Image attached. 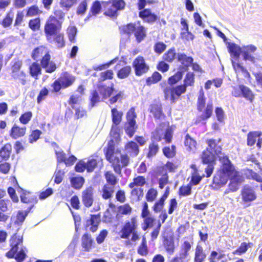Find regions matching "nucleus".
<instances>
[{"label":"nucleus","mask_w":262,"mask_h":262,"mask_svg":"<svg viewBox=\"0 0 262 262\" xmlns=\"http://www.w3.org/2000/svg\"><path fill=\"white\" fill-rule=\"evenodd\" d=\"M219 160L222 164V169L219 170L213 178V183L220 186L226 184L231 174H235L234 168L227 156H219Z\"/></svg>","instance_id":"1"},{"label":"nucleus","mask_w":262,"mask_h":262,"mask_svg":"<svg viewBox=\"0 0 262 262\" xmlns=\"http://www.w3.org/2000/svg\"><path fill=\"white\" fill-rule=\"evenodd\" d=\"M105 156L106 159L111 163L116 173L121 175V169L128 165L129 158L126 155H121L114 152V147L109 144L106 150Z\"/></svg>","instance_id":"2"},{"label":"nucleus","mask_w":262,"mask_h":262,"mask_svg":"<svg viewBox=\"0 0 262 262\" xmlns=\"http://www.w3.org/2000/svg\"><path fill=\"white\" fill-rule=\"evenodd\" d=\"M23 242V236L16 233L13 235L10 240L11 249L6 253L8 257L15 258L17 262H21L26 257L24 249L21 247Z\"/></svg>","instance_id":"3"},{"label":"nucleus","mask_w":262,"mask_h":262,"mask_svg":"<svg viewBox=\"0 0 262 262\" xmlns=\"http://www.w3.org/2000/svg\"><path fill=\"white\" fill-rule=\"evenodd\" d=\"M122 32L127 34L134 33L135 36L138 42H140L146 36L145 29L141 26L139 22L134 24H129L120 28Z\"/></svg>","instance_id":"4"},{"label":"nucleus","mask_w":262,"mask_h":262,"mask_svg":"<svg viewBox=\"0 0 262 262\" xmlns=\"http://www.w3.org/2000/svg\"><path fill=\"white\" fill-rule=\"evenodd\" d=\"M62 23V21L58 20L54 16L49 17L45 26V32L48 41L51 42L52 36L59 32Z\"/></svg>","instance_id":"5"},{"label":"nucleus","mask_w":262,"mask_h":262,"mask_svg":"<svg viewBox=\"0 0 262 262\" xmlns=\"http://www.w3.org/2000/svg\"><path fill=\"white\" fill-rule=\"evenodd\" d=\"M173 130L171 127H168L166 124H163L152 133V138L155 141H161L163 139L166 143H169L172 137Z\"/></svg>","instance_id":"6"},{"label":"nucleus","mask_w":262,"mask_h":262,"mask_svg":"<svg viewBox=\"0 0 262 262\" xmlns=\"http://www.w3.org/2000/svg\"><path fill=\"white\" fill-rule=\"evenodd\" d=\"M137 116L135 112V108L132 107L126 114V123L125 125V131L126 134L132 137L135 134L138 126L136 124L135 119Z\"/></svg>","instance_id":"7"},{"label":"nucleus","mask_w":262,"mask_h":262,"mask_svg":"<svg viewBox=\"0 0 262 262\" xmlns=\"http://www.w3.org/2000/svg\"><path fill=\"white\" fill-rule=\"evenodd\" d=\"M186 91V87L182 84L176 87L167 86L164 90V93L166 99H169L174 102L176 99H178L182 94L185 93Z\"/></svg>","instance_id":"8"},{"label":"nucleus","mask_w":262,"mask_h":262,"mask_svg":"<svg viewBox=\"0 0 262 262\" xmlns=\"http://www.w3.org/2000/svg\"><path fill=\"white\" fill-rule=\"evenodd\" d=\"M111 112L113 125H112L110 134L117 138L118 136L117 125L120 124L122 120L123 113L121 111H118L116 108L112 109Z\"/></svg>","instance_id":"9"},{"label":"nucleus","mask_w":262,"mask_h":262,"mask_svg":"<svg viewBox=\"0 0 262 262\" xmlns=\"http://www.w3.org/2000/svg\"><path fill=\"white\" fill-rule=\"evenodd\" d=\"M137 226V221L135 218H132L130 221L125 223L120 231V235L122 238H128L130 234L135 231Z\"/></svg>","instance_id":"10"},{"label":"nucleus","mask_w":262,"mask_h":262,"mask_svg":"<svg viewBox=\"0 0 262 262\" xmlns=\"http://www.w3.org/2000/svg\"><path fill=\"white\" fill-rule=\"evenodd\" d=\"M133 66L135 69V74L137 76H141L146 73L149 69L144 58L141 56H138L134 60Z\"/></svg>","instance_id":"11"},{"label":"nucleus","mask_w":262,"mask_h":262,"mask_svg":"<svg viewBox=\"0 0 262 262\" xmlns=\"http://www.w3.org/2000/svg\"><path fill=\"white\" fill-rule=\"evenodd\" d=\"M21 66V62L18 60H14L12 66V76L18 79L22 84L26 83L25 74L19 70Z\"/></svg>","instance_id":"12"},{"label":"nucleus","mask_w":262,"mask_h":262,"mask_svg":"<svg viewBox=\"0 0 262 262\" xmlns=\"http://www.w3.org/2000/svg\"><path fill=\"white\" fill-rule=\"evenodd\" d=\"M257 50V47L253 45L242 46V54L244 60L254 62L255 58L252 55Z\"/></svg>","instance_id":"13"},{"label":"nucleus","mask_w":262,"mask_h":262,"mask_svg":"<svg viewBox=\"0 0 262 262\" xmlns=\"http://www.w3.org/2000/svg\"><path fill=\"white\" fill-rule=\"evenodd\" d=\"M221 139H219L217 140L215 139H210L208 140L207 144L208 145L209 149L212 151L213 153L215 154L216 156H226L224 154L222 153V145L220 144Z\"/></svg>","instance_id":"14"},{"label":"nucleus","mask_w":262,"mask_h":262,"mask_svg":"<svg viewBox=\"0 0 262 262\" xmlns=\"http://www.w3.org/2000/svg\"><path fill=\"white\" fill-rule=\"evenodd\" d=\"M235 174H231L230 183L229 187L231 191H236L239 185L244 181V178L240 174L239 172L234 169Z\"/></svg>","instance_id":"15"},{"label":"nucleus","mask_w":262,"mask_h":262,"mask_svg":"<svg viewBox=\"0 0 262 262\" xmlns=\"http://www.w3.org/2000/svg\"><path fill=\"white\" fill-rule=\"evenodd\" d=\"M241 195L244 202L253 201L256 198L254 190L249 186H245L241 191Z\"/></svg>","instance_id":"16"},{"label":"nucleus","mask_w":262,"mask_h":262,"mask_svg":"<svg viewBox=\"0 0 262 262\" xmlns=\"http://www.w3.org/2000/svg\"><path fill=\"white\" fill-rule=\"evenodd\" d=\"M82 202L86 207H90L93 203V189L92 187L86 188L82 192Z\"/></svg>","instance_id":"17"},{"label":"nucleus","mask_w":262,"mask_h":262,"mask_svg":"<svg viewBox=\"0 0 262 262\" xmlns=\"http://www.w3.org/2000/svg\"><path fill=\"white\" fill-rule=\"evenodd\" d=\"M50 55H46L43 57L41 60V67L45 69L47 73H52L56 69V64L50 60Z\"/></svg>","instance_id":"18"},{"label":"nucleus","mask_w":262,"mask_h":262,"mask_svg":"<svg viewBox=\"0 0 262 262\" xmlns=\"http://www.w3.org/2000/svg\"><path fill=\"white\" fill-rule=\"evenodd\" d=\"M100 223V218L96 215H92L90 219L88 220L85 224L86 230L92 232H95Z\"/></svg>","instance_id":"19"},{"label":"nucleus","mask_w":262,"mask_h":262,"mask_svg":"<svg viewBox=\"0 0 262 262\" xmlns=\"http://www.w3.org/2000/svg\"><path fill=\"white\" fill-rule=\"evenodd\" d=\"M75 80V76L67 72L62 73L59 78V80L62 84L63 88H66L71 85Z\"/></svg>","instance_id":"20"},{"label":"nucleus","mask_w":262,"mask_h":262,"mask_svg":"<svg viewBox=\"0 0 262 262\" xmlns=\"http://www.w3.org/2000/svg\"><path fill=\"white\" fill-rule=\"evenodd\" d=\"M139 16L144 21L148 23H153L157 19V16L151 12L149 9H144L139 12Z\"/></svg>","instance_id":"21"},{"label":"nucleus","mask_w":262,"mask_h":262,"mask_svg":"<svg viewBox=\"0 0 262 262\" xmlns=\"http://www.w3.org/2000/svg\"><path fill=\"white\" fill-rule=\"evenodd\" d=\"M227 48L232 58L236 60L239 58L240 54H242V47H239L234 43L228 42Z\"/></svg>","instance_id":"22"},{"label":"nucleus","mask_w":262,"mask_h":262,"mask_svg":"<svg viewBox=\"0 0 262 262\" xmlns=\"http://www.w3.org/2000/svg\"><path fill=\"white\" fill-rule=\"evenodd\" d=\"M126 152L131 157L137 156L139 152V147L137 144L133 141L129 142L125 146Z\"/></svg>","instance_id":"23"},{"label":"nucleus","mask_w":262,"mask_h":262,"mask_svg":"<svg viewBox=\"0 0 262 262\" xmlns=\"http://www.w3.org/2000/svg\"><path fill=\"white\" fill-rule=\"evenodd\" d=\"M94 241L92 239L91 235L86 233L84 234L81 238V245L84 250L85 251H90L93 246Z\"/></svg>","instance_id":"24"},{"label":"nucleus","mask_w":262,"mask_h":262,"mask_svg":"<svg viewBox=\"0 0 262 262\" xmlns=\"http://www.w3.org/2000/svg\"><path fill=\"white\" fill-rule=\"evenodd\" d=\"M216 154L211 151L209 148L204 150L202 155V160L203 163L212 164L215 160Z\"/></svg>","instance_id":"25"},{"label":"nucleus","mask_w":262,"mask_h":262,"mask_svg":"<svg viewBox=\"0 0 262 262\" xmlns=\"http://www.w3.org/2000/svg\"><path fill=\"white\" fill-rule=\"evenodd\" d=\"M26 127H19L16 124H14L12 127L10 132V136L15 139L23 137L26 133Z\"/></svg>","instance_id":"26"},{"label":"nucleus","mask_w":262,"mask_h":262,"mask_svg":"<svg viewBox=\"0 0 262 262\" xmlns=\"http://www.w3.org/2000/svg\"><path fill=\"white\" fill-rule=\"evenodd\" d=\"M12 146L10 144H5L0 150V162L7 161L10 157Z\"/></svg>","instance_id":"27"},{"label":"nucleus","mask_w":262,"mask_h":262,"mask_svg":"<svg viewBox=\"0 0 262 262\" xmlns=\"http://www.w3.org/2000/svg\"><path fill=\"white\" fill-rule=\"evenodd\" d=\"M46 55H50L48 49L43 46L39 47L34 50L32 53V58L34 60H37L39 57H45Z\"/></svg>","instance_id":"28"},{"label":"nucleus","mask_w":262,"mask_h":262,"mask_svg":"<svg viewBox=\"0 0 262 262\" xmlns=\"http://www.w3.org/2000/svg\"><path fill=\"white\" fill-rule=\"evenodd\" d=\"M114 192V187L108 184L104 185L102 190V196L104 199H110Z\"/></svg>","instance_id":"29"},{"label":"nucleus","mask_w":262,"mask_h":262,"mask_svg":"<svg viewBox=\"0 0 262 262\" xmlns=\"http://www.w3.org/2000/svg\"><path fill=\"white\" fill-rule=\"evenodd\" d=\"M206 257V255L203 248L200 245H197L195 252L194 262H203Z\"/></svg>","instance_id":"30"},{"label":"nucleus","mask_w":262,"mask_h":262,"mask_svg":"<svg viewBox=\"0 0 262 262\" xmlns=\"http://www.w3.org/2000/svg\"><path fill=\"white\" fill-rule=\"evenodd\" d=\"M178 60L186 67H189L193 62V58L191 57L187 56L184 53L178 54Z\"/></svg>","instance_id":"31"},{"label":"nucleus","mask_w":262,"mask_h":262,"mask_svg":"<svg viewBox=\"0 0 262 262\" xmlns=\"http://www.w3.org/2000/svg\"><path fill=\"white\" fill-rule=\"evenodd\" d=\"M241 89L243 96L252 102L254 98V95L252 91L248 87L244 85H241Z\"/></svg>","instance_id":"32"},{"label":"nucleus","mask_w":262,"mask_h":262,"mask_svg":"<svg viewBox=\"0 0 262 262\" xmlns=\"http://www.w3.org/2000/svg\"><path fill=\"white\" fill-rule=\"evenodd\" d=\"M70 181L73 188L79 189L82 187L84 183V179L82 177H74L71 178Z\"/></svg>","instance_id":"33"},{"label":"nucleus","mask_w":262,"mask_h":262,"mask_svg":"<svg viewBox=\"0 0 262 262\" xmlns=\"http://www.w3.org/2000/svg\"><path fill=\"white\" fill-rule=\"evenodd\" d=\"M98 91L102 96V99L105 100L109 97L112 94L114 89L112 87L101 86L98 88Z\"/></svg>","instance_id":"34"},{"label":"nucleus","mask_w":262,"mask_h":262,"mask_svg":"<svg viewBox=\"0 0 262 262\" xmlns=\"http://www.w3.org/2000/svg\"><path fill=\"white\" fill-rule=\"evenodd\" d=\"M183 82V85L186 88L193 86L194 83V74L193 73L188 72L184 77Z\"/></svg>","instance_id":"35"},{"label":"nucleus","mask_w":262,"mask_h":262,"mask_svg":"<svg viewBox=\"0 0 262 262\" xmlns=\"http://www.w3.org/2000/svg\"><path fill=\"white\" fill-rule=\"evenodd\" d=\"M252 245L253 244L252 243H247L246 242H243L241 244L239 247L235 250L233 253L234 254L239 255H242L245 253L248 250V249L251 247Z\"/></svg>","instance_id":"36"},{"label":"nucleus","mask_w":262,"mask_h":262,"mask_svg":"<svg viewBox=\"0 0 262 262\" xmlns=\"http://www.w3.org/2000/svg\"><path fill=\"white\" fill-rule=\"evenodd\" d=\"M260 136V133L258 132H250L248 134L247 144L249 146H253L255 144L257 138Z\"/></svg>","instance_id":"37"},{"label":"nucleus","mask_w":262,"mask_h":262,"mask_svg":"<svg viewBox=\"0 0 262 262\" xmlns=\"http://www.w3.org/2000/svg\"><path fill=\"white\" fill-rule=\"evenodd\" d=\"M102 4L110 7L105 12L104 14L110 17H115L117 16L118 10L116 9V8L114 6L113 4L111 5V3L108 2H102Z\"/></svg>","instance_id":"38"},{"label":"nucleus","mask_w":262,"mask_h":262,"mask_svg":"<svg viewBox=\"0 0 262 262\" xmlns=\"http://www.w3.org/2000/svg\"><path fill=\"white\" fill-rule=\"evenodd\" d=\"M105 178L107 184L110 186H114L117 183L118 180L116 177L111 171H107L105 173Z\"/></svg>","instance_id":"39"},{"label":"nucleus","mask_w":262,"mask_h":262,"mask_svg":"<svg viewBox=\"0 0 262 262\" xmlns=\"http://www.w3.org/2000/svg\"><path fill=\"white\" fill-rule=\"evenodd\" d=\"M55 35L53 41L55 42L56 46L58 48H61L65 46L63 34L62 33H57Z\"/></svg>","instance_id":"40"},{"label":"nucleus","mask_w":262,"mask_h":262,"mask_svg":"<svg viewBox=\"0 0 262 262\" xmlns=\"http://www.w3.org/2000/svg\"><path fill=\"white\" fill-rule=\"evenodd\" d=\"M145 179L142 176H138L134 179L133 182L130 183L129 187L133 188L135 186H143L145 184Z\"/></svg>","instance_id":"41"},{"label":"nucleus","mask_w":262,"mask_h":262,"mask_svg":"<svg viewBox=\"0 0 262 262\" xmlns=\"http://www.w3.org/2000/svg\"><path fill=\"white\" fill-rule=\"evenodd\" d=\"M161 75L158 72H155L151 77H148L146 79V83L147 85H150L159 81L161 79Z\"/></svg>","instance_id":"42"},{"label":"nucleus","mask_w":262,"mask_h":262,"mask_svg":"<svg viewBox=\"0 0 262 262\" xmlns=\"http://www.w3.org/2000/svg\"><path fill=\"white\" fill-rule=\"evenodd\" d=\"M131 67L126 66L118 71L117 73L118 77L120 79H123L127 77L131 72Z\"/></svg>","instance_id":"43"},{"label":"nucleus","mask_w":262,"mask_h":262,"mask_svg":"<svg viewBox=\"0 0 262 262\" xmlns=\"http://www.w3.org/2000/svg\"><path fill=\"white\" fill-rule=\"evenodd\" d=\"M13 17L14 13L13 12L10 11L3 20L1 24L5 28L9 27L12 23Z\"/></svg>","instance_id":"44"},{"label":"nucleus","mask_w":262,"mask_h":262,"mask_svg":"<svg viewBox=\"0 0 262 262\" xmlns=\"http://www.w3.org/2000/svg\"><path fill=\"white\" fill-rule=\"evenodd\" d=\"M28 214V212L27 211H19L17 212L15 223L18 225H21L24 222Z\"/></svg>","instance_id":"45"},{"label":"nucleus","mask_w":262,"mask_h":262,"mask_svg":"<svg viewBox=\"0 0 262 262\" xmlns=\"http://www.w3.org/2000/svg\"><path fill=\"white\" fill-rule=\"evenodd\" d=\"M158 195V191L157 190L154 188L149 189L145 196V198L147 201L149 202H152L154 201L157 198Z\"/></svg>","instance_id":"46"},{"label":"nucleus","mask_w":262,"mask_h":262,"mask_svg":"<svg viewBox=\"0 0 262 262\" xmlns=\"http://www.w3.org/2000/svg\"><path fill=\"white\" fill-rule=\"evenodd\" d=\"M164 245L166 251L170 254H173L174 251V244L172 240L166 239L164 242Z\"/></svg>","instance_id":"47"},{"label":"nucleus","mask_w":262,"mask_h":262,"mask_svg":"<svg viewBox=\"0 0 262 262\" xmlns=\"http://www.w3.org/2000/svg\"><path fill=\"white\" fill-rule=\"evenodd\" d=\"M193 243V239L192 237L189 238L188 240H184L181 246L180 250L188 253Z\"/></svg>","instance_id":"48"},{"label":"nucleus","mask_w":262,"mask_h":262,"mask_svg":"<svg viewBox=\"0 0 262 262\" xmlns=\"http://www.w3.org/2000/svg\"><path fill=\"white\" fill-rule=\"evenodd\" d=\"M196 142L193 140L189 135H187L185 137V145L188 147L190 150H193L195 148Z\"/></svg>","instance_id":"49"},{"label":"nucleus","mask_w":262,"mask_h":262,"mask_svg":"<svg viewBox=\"0 0 262 262\" xmlns=\"http://www.w3.org/2000/svg\"><path fill=\"white\" fill-rule=\"evenodd\" d=\"M31 75L33 77H36L41 74V68L38 63L34 62L30 67Z\"/></svg>","instance_id":"50"},{"label":"nucleus","mask_w":262,"mask_h":262,"mask_svg":"<svg viewBox=\"0 0 262 262\" xmlns=\"http://www.w3.org/2000/svg\"><path fill=\"white\" fill-rule=\"evenodd\" d=\"M100 101V97L96 90H94L91 93L90 106L93 107L96 104Z\"/></svg>","instance_id":"51"},{"label":"nucleus","mask_w":262,"mask_h":262,"mask_svg":"<svg viewBox=\"0 0 262 262\" xmlns=\"http://www.w3.org/2000/svg\"><path fill=\"white\" fill-rule=\"evenodd\" d=\"M183 76V72L178 71L173 76H171L168 79V83L172 85L176 84L180 80H181Z\"/></svg>","instance_id":"52"},{"label":"nucleus","mask_w":262,"mask_h":262,"mask_svg":"<svg viewBox=\"0 0 262 262\" xmlns=\"http://www.w3.org/2000/svg\"><path fill=\"white\" fill-rule=\"evenodd\" d=\"M138 253L142 256L146 255L148 253L146 241L145 237L142 238L141 244L138 249Z\"/></svg>","instance_id":"53"},{"label":"nucleus","mask_w":262,"mask_h":262,"mask_svg":"<svg viewBox=\"0 0 262 262\" xmlns=\"http://www.w3.org/2000/svg\"><path fill=\"white\" fill-rule=\"evenodd\" d=\"M86 164V169L88 172H91L94 170L95 168L98 164V161L97 159H90L88 160L86 162H85Z\"/></svg>","instance_id":"54"},{"label":"nucleus","mask_w":262,"mask_h":262,"mask_svg":"<svg viewBox=\"0 0 262 262\" xmlns=\"http://www.w3.org/2000/svg\"><path fill=\"white\" fill-rule=\"evenodd\" d=\"M164 155L168 158H172L176 154V147L172 145L171 147H165L163 149Z\"/></svg>","instance_id":"55"},{"label":"nucleus","mask_w":262,"mask_h":262,"mask_svg":"<svg viewBox=\"0 0 262 262\" xmlns=\"http://www.w3.org/2000/svg\"><path fill=\"white\" fill-rule=\"evenodd\" d=\"M213 104L212 102H209L205 111V115L201 116L202 120H206L210 118L212 113Z\"/></svg>","instance_id":"56"},{"label":"nucleus","mask_w":262,"mask_h":262,"mask_svg":"<svg viewBox=\"0 0 262 262\" xmlns=\"http://www.w3.org/2000/svg\"><path fill=\"white\" fill-rule=\"evenodd\" d=\"M159 145L153 142L149 146V152L147 154V157L150 158L156 155L159 150Z\"/></svg>","instance_id":"57"},{"label":"nucleus","mask_w":262,"mask_h":262,"mask_svg":"<svg viewBox=\"0 0 262 262\" xmlns=\"http://www.w3.org/2000/svg\"><path fill=\"white\" fill-rule=\"evenodd\" d=\"M176 52L174 49H170L163 55V59L168 61L172 62L174 59Z\"/></svg>","instance_id":"58"},{"label":"nucleus","mask_w":262,"mask_h":262,"mask_svg":"<svg viewBox=\"0 0 262 262\" xmlns=\"http://www.w3.org/2000/svg\"><path fill=\"white\" fill-rule=\"evenodd\" d=\"M166 48V45L162 42H157L154 45V49L155 52L158 54H161L163 53Z\"/></svg>","instance_id":"59"},{"label":"nucleus","mask_w":262,"mask_h":262,"mask_svg":"<svg viewBox=\"0 0 262 262\" xmlns=\"http://www.w3.org/2000/svg\"><path fill=\"white\" fill-rule=\"evenodd\" d=\"M132 210V207L128 204H125L118 207V212L121 214H129L131 213Z\"/></svg>","instance_id":"60"},{"label":"nucleus","mask_w":262,"mask_h":262,"mask_svg":"<svg viewBox=\"0 0 262 262\" xmlns=\"http://www.w3.org/2000/svg\"><path fill=\"white\" fill-rule=\"evenodd\" d=\"M150 112L154 115L155 117L157 119L160 118L162 116L161 107L157 105H152L151 106Z\"/></svg>","instance_id":"61"},{"label":"nucleus","mask_w":262,"mask_h":262,"mask_svg":"<svg viewBox=\"0 0 262 262\" xmlns=\"http://www.w3.org/2000/svg\"><path fill=\"white\" fill-rule=\"evenodd\" d=\"M205 100L204 98V93L202 89L201 90L200 95L198 100V108L200 111H202L205 105Z\"/></svg>","instance_id":"62"},{"label":"nucleus","mask_w":262,"mask_h":262,"mask_svg":"<svg viewBox=\"0 0 262 262\" xmlns=\"http://www.w3.org/2000/svg\"><path fill=\"white\" fill-rule=\"evenodd\" d=\"M32 117V113L31 112H26L19 117L20 122L23 124H27L31 120Z\"/></svg>","instance_id":"63"},{"label":"nucleus","mask_w":262,"mask_h":262,"mask_svg":"<svg viewBox=\"0 0 262 262\" xmlns=\"http://www.w3.org/2000/svg\"><path fill=\"white\" fill-rule=\"evenodd\" d=\"M216 117L217 120L221 123L224 124L225 119L224 112L221 107H216L215 111Z\"/></svg>","instance_id":"64"}]
</instances>
